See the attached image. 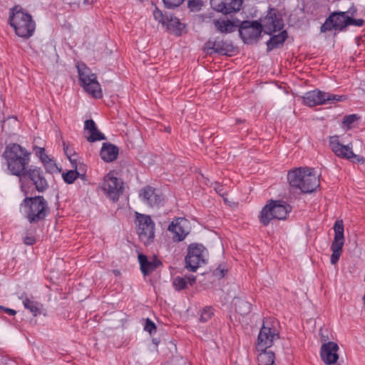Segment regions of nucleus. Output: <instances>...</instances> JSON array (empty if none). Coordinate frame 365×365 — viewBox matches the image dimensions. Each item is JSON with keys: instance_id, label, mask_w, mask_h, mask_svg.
I'll use <instances>...</instances> for the list:
<instances>
[{"instance_id": "nucleus-1", "label": "nucleus", "mask_w": 365, "mask_h": 365, "mask_svg": "<svg viewBox=\"0 0 365 365\" xmlns=\"http://www.w3.org/2000/svg\"><path fill=\"white\" fill-rule=\"evenodd\" d=\"M29 155L30 153L25 148L17 143H13L6 147L2 156L6 160L9 173L19 177L21 180L30 161Z\"/></svg>"}, {"instance_id": "nucleus-2", "label": "nucleus", "mask_w": 365, "mask_h": 365, "mask_svg": "<svg viewBox=\"0 0 365 365\" xmlns=\"http://www.w3.org/2000/svg\"><path fill=\"white\" fill-rule=\"evenodd\" d=\"M287 180L291 187L304 193L312 192L319 186V178L312 168H299L289 171Z\"/></svg>"}, {"instance_id": "nucleus-3", "label": "nucleus", "mask_w": 365, "mask_h": 365, "mask_svg": "<svg viewBox=\"0 0 365 365\" xmlns=\"http://www.w3.org/2000/svg\"><path fill=\"white\" fill-rule=\"evenodd\" d=\"M25 217L31 224L43 222L50 214L48 201L41 195L26 197L21 203Z\"/></svg>"}, {"instance_id": "nucleus-4", "label": "nucleus", "mask_w": 365, "mask_h": 365, "mask_svg": "<svg viewBox=\"0 0 365 365\" xmlns=\"http://www.w3.org/2000/svg\"><path fill=\"white\" fill-rule=\"evenodd\" d=\"M9 24L19 37L29 38L36 28L32 16L19 6H15L10 11Z\"/></svg>"}, {"instance_id": "nucleus-5", "label": "nucleus", "mask_w": 365, "mask_h": 365, "mask_svg": "<svg viewBox=\"0 0 365 365\" xmlns=\"http://www.w3.org/2000/svg\"><path fill=\"white\" fill-rule=\"evenodd\" d=\"M290 210V206L286 202L270 200L261 210L259 221L266 226L273 219L284 220Z\"/></svg>"}, {"instance_id": "nucleus-6", "label": "nucleus", "mask_w": 365, "mask_h": 365, "mask_svg": "<svg viewBox=\"0 0 365 365\" xmlns=\"http://www.w3.org/2000/svg\"><path fill=\"white\" fill-rule=\"evenodd\" d=\"M78 76L82 86L86 91L96 98L102 97L101 85L96 80V74L84 64L77 66Z\"/></svg>"}, {"instance_id": "nucleus-7", "label": "nucleus", "mask_w": 365, "mask_h": 365, "mask_svg": "<svg viewBox=\"0 0 365 365\" xmlns=\"http://www.w3.org/2000/svg\"><path fill=\"white\" fill-rule=\"evenodd\" d=\"M346 98L344 96H339L330 93L323 92L319 90L309 91L303 96V102L305 105L312 107L317 105L333 104L342 101Z\"/></svg>"}, {"instance_id": "nucleus-8", "label": "nucleus", "mask_w": 365, "mask_h": 365, "mask_svg": "<svg viewBox=\"0 0 365 365\" xmlns=\"http://www.w3.org/2000/svg\"><path fill=\"white\" fill-rule=\"evenodd\" d=\"M206 256L207 250L202 244H190L185 257L186 268L195 272L200 266L205 263Z\"/></svg>"}, {"instance_id": "nucleus-9", "label": "nucleus", "mask_w": 365, "mask_h": 365, "mask_svg": "<svg viewBox=\"0 0 365 365\" xmlns=\"http://www.w3.org/2000/svg\"><path fill=\"white\" fill-rule=\"evenodd\" d=\"M329 145L333 153L339 158L349 160L353 163L363 164L365 162L364 157L356 155L353 152L351 143L344 145L339 143V137L336 135L331 136L329 138Z\"/></svg>"}, {"instance_id": "nucleus-10", "label": "nucleus", "mask_w": 365, "mask_h": 365, "mask_svg": "<svg viewBox=\"0 0 365 365\" xmlns=\"http://www.w3.org/2000/svg\"><path fill=\"white\" fill-rule=\"evenodd\" d=\"M138 222L137 232L140 240L146 245L151 243L155 237V224L150 216L137 213Z\"/></svg>"}, {"instance_id": "nucleus-11", "label": "nucleus", "mask_w": 365, "mask_h": 365, "mask_svg": "<svg viewBox=\"0 0 365 365\" xmlns=\"http://www.w3.org/2000/svg\"><path fill=\"white\" fill-rule=\"evenodd\" d=\"M262 25L257 21H244L239 27L240 36L244 43L252 44L256 43L262 31Z\"/></svg>"}, {"instance_id": "nucleus-12", "label": "nucleus", "mask_w": 365, "mask_h": 365, "mask_svg": "<svg viewBox=\"0 0 365 365\" xmlns=\"http://www.w3.org/2000/svg\"><path fill=\"white\" fill-rule=\"evenodd\" d=\"M123 183L113 173H108L103 178L101 188L105 194L113 201H117L123 191Z\"/></svg>"}, {"instance_id": "nucleus-13", "label": "nucleus", "mask_w": 365, "mask_h": 365, "mask_svg": "<svg viewBox=\"0 0 365 365\" xmlns=\"http://www.w3.org/2000/svg\"><path fill=\"white\" fill-rule=\"evenodd\" d=\"M28 178L35 185L36 190L39 192H44L48 187L43 171L36 166H30L22 175V179Z\"/></svg>"}, {"instance_id": "nucleus-14", "label": "nucleus", "mask_w": 365, "mask_h": 365, "mask_svg": "<svg viewBox=\"0 0 365 365\" xmlns=\"http://www.w3.org/2000/svg\"><path fill=\"white\" fill-rule=\"evenodd\" d=\"M259 24L262 25V30L267 34L281 30L284 26L282 18L274 10H271L262 19Z\"/></svg>"}, {"instance_id": "nucleus-15", "label": "nucleus", "mask_w": 365, "mask_h": 365, "mask_svg": "<svg viewBox=\"0 0 365 365\" xmlns=\"http://www.w3.org/2000/svg\"><path fill=\"white\" fill-rule=\"evenodd\" d=\"M139 196L144 203L150 207H158L163 204L164 200L162 192L150 186L143 188Z\"/></svg>"}, {"instance_id": "nucleus-16", "label": "nucleus", "mask_w": 365, "mask_h": 365, "mask_svg": "<svg viewBox=\"0 0 365 365\" xmlns=\"http://www.w3.org/2000/svg\"><path fill=\"white\" fill-rule=\"evenodd\" d=\"M339 346L333 341L324 343L321 346L320 356L322 361L327 365L334 364L339 359L337 351Z\"/></svg>"}, {"instance_id": "nucleus-17", "label": "nucleus", "mask_w": 365, "mask_h": 365, "mask_svg": "<svg viewBox=\"0 0 365 365\" xmlns=\"http://www.w3.org/2000/svg\"><path fill=\"white\" fill-rule=\"evenodd\" d=\"M279 339V334L272 331V329L263 325L257 337L258 351H264L272 346L274 340Z\"/></svg>"}, {"instance_id": "nucleus-18", "label": "nucleus", "mask_w": 365, "mask_h": 365, "mask_svg": "<svg viewBox=\"0 0 365 365\" xmlns=\"http://www.w3.org/2000/svg\"><path fill=\"white\" fill-rule=\"evenodd\" d=\"M210 1L215 9L227 14L239 11L243 0H210Z\"/></svg>"}, {"instance_id": "nucleus-19", "label": "nucleus", "mask_w": 365, "mask_h": 365, "mask_svg": "<svg viewBox=\"0 0 365 365\" xmlns=\"http://www.w3.org/2000/svg\"><path fill=\"white\" fill-rule=\"evenodd\" d=\"M188 221L185 218H178L173 221L168 227V230L174 233V239L182 241L189 233Z\"/></svg>"}, {"instance_id": "nucleus-20", "label": "nucleus", "mask_w": 365, "mask_h": 365, "mask_svg": "<svg viewBox=\"0 0 365 365\" xmlns=\"http://www.w3.org/2000/svg\"><path fill=\"white\" fill-rule=\"evenodd\" d=\"M334 238L331 245V251L342 252V248L344 244V225L342 220L336 221L334 225Z\"/></svg>"}, {"instance_id": "nucleus-21", "label": "nucleus", "mask_w": 365, "mask_h": 365, "mask_svg": "<svg viewBox=\"0 0 365 365\" xmlns=\"http://www.w3.org/2000/svg\"><path fill=\"white\" fill-rule=\"evenodd\" d=\"M84 134L89 142L106 139L105 135L98 130L95 122L91 119L86 120L84 123Z\"/></svg>"}, {"instance_id": "nucleus-22", "label": "nucleus", "mask_w": 365, "mask_h": 365, "mask_svg": "<svg viewBox=\"0 0 365 365\" xmlns=\"http://www.w3.org/2000/svg\"><path fill=\"white\" fill-rule=\"evenodd\" d=\"M230 47L227 42L216 38L215 41H208L205 45V50L209 54L212 52L226 54L230 51Z\"/></svg>"}, {"instance_id": "nucleus-23", "label": "nucleus", "mask_w": 365, "mask_h": 365, "mask_svg": "<svg viewBox=\"0 0 365 365\" xmlns=\"http://www.w3.org/2000/svg\"><path fill=\"white\" fill-rule=\"evenodd\" d=\"M138 260L140 265V269L144 275L149 274L160 264V261L155 259L148 260L147 257L143 254H140L138 255Z\"/></svg>"}, {"instance_id": "nucleus-24", "label": "nucleus", "mask_w": 365, "mask_h": 365, "mask_svg": "<svg viewBox=\"0 0 365 365\" xmlns=\"http://www.w3.org/2000/svg\"><path fill=\"white\" fill-rule=\"evenodd\" d=\"M118 148L110 143H103L101 150V157L105 162H112L115 160L118 155Z\"/></svg>"}, {"instance_id": "nucleus-25", "label": "nucleus", "mask_w": 365, "mask_h": 365, "mask_svg": "<svg viewBox=\"0 0 365 365\" xmlns=\"http://www.w3.org/2000/svg\"><path fill=\"white\" fill-rule=\"evenodd\" d=\"M287 37L288 35L286 31H282L279 34L272 36L267 42V52L282 46Z\"/></svg>"}, {"instance_id": "nucleus-26", "label": "nucleus", "mask_w": 365, "mask_h": 365, "mask_svg": "<svg viewBox=\"0 0 365 365\" xmlns=\"http://www.w3.org/2000/svg\"><path fill=\"white\" fill-rule=\"evenodd\" d=\"M356 11V10L355 9H351L347 11L334 12L330 16H334V19H332L336 26V29H338V30H342L347 26L346 20L348 19V16H346V14L348 13L353 16Z\"/></svg>"}, {"instance_id": "nucleus-27", "label": "nucleus", "mask_w": 365, "mask_h": 365, "mask_svg": "<svg viewBox=\"0 0 365 365\" xmlns=\"http://www.w3.org/2000/svg\"><path fill=\"white\" fill-rule=\"evenodd\" d=\"M215 27L221 33H230L235 30L238 25L233 21L226 19H215L213 20Z\"/></svg>"}, {"instance_id": "nucleus-28", "label": "nucleus", "mask_w": 365, "mask_h": 365, "mask_svg": "<svg viewBox=\"0 0 365 365\" xmlns=\"http://www.w3.org/2000/svg\"><path fill=\"white\" fill-rule=\"evenodd\" d=\"M71 162L74 170L62 174L63 180L68 184L73 183L78 177L84 178V173H81L80 171L77 170L78 163L76 159H71Z\"/></svg>"}, {"instance_id": "nucleus-29", "label": "nucleus", "mask_w": 365, "mask_h": 365, "mask_svg": "<svg viewBox=\"0 0 365 365\" xmlns=\"http://www.w3.org/2000/svg\"><path fill=\"white\" fill-rule=\"evenodd\" d=\"M163 26L176 34L180 32L183 28V25L180 22V20L172 15H166L165 22Z\"/></svg>"}, {"instance_id": "nucleus-30", "label": "nucleus", "mask_w": 365, "mask_h": 365, "mask_svg": "<svg viewBox=\"0 0 365 365\" xmlns=\"http://www.w3.org/2000/svg\"><path fill=\"white\" fill-rule=\"evenodd\" d=\"M260 353L257 356V361L259 365H275L274 364V354L272 351H259Z\"/></svg>"}, {"instance_id": "nucleus-31", "label": "nucleus", "mask_w": 365, "mask_h": 365, "mask_svg": "<svg viewBox=\"0 0 365 365\" xmlns=\"http://www.w3.org/2000/svg\"><path fill=\"white\" fill-rule=\"evenodd\" d=\"M234 304L235 305L236 310L241 315H246L251 311V304L244 299L236 298Z\"/></svg>"}, {"instance_id": "nucleus-32", "label": "nucleus", "mask_w": 365, "mask_h": 365, "mask_svg": "<svg viewBox=\"0 0 365 365\" xmlns=\"http://www.w3.org/2000/svg\"><path fill=\"white\" fill-rule=\"evenodd\" d=\"M23 304H24V307L26 309H29L33 314V315L34 317H36L37 315L41 314L40 309H41V305L38 302H34V301L30 300L28 298H26L23 301Z\"/></svg>"}, {"instance_id": "nucleus-33", "label": "nucleus", "mask_w": 365, "mask_h": 365, "mask_svg": "<svg viewBox=\"0 0 365 365\" xmlns=\"http://www.w3.org/2000/svg\"><path fill=\"white\" fill-rule=\"evenodd\" d=\"M334 16H329L325 21V22L321 26V31L326 32L328 31H331L332 29L338 30L336 29V26L334 23L332 19H334Z\"/></svg>"}, {"instance_id": "nucleus-34", "label": "nucleus", "mask_w": 365, "mask_h": 365, "mask_svg": "<svg viewBox=\"0 0 365 365\" xmlns=\"http://www.w3.org/2000/svg\"><path fill=\"white\" fill-rule=\"evenodd\" d=\"M173 284L176 290H182L186 287L187 281L185 278L176 277L174 278Z\"/></svg>"}, {"instance_id": "nucleus-35", "label": "nucleus", "mask_w": 365, "mask_h": 365, "mask_svg": "<svg viewBox=\"0 0 365 365\" xmlns=\"http://www.w3.org/2000/svg\"><path fill=\"white\" fill-rule=\"evenodd\" d=\"M212 314L213 312L210 307L204 308L200 315V321L202 322H207L209 319H210Z\"/></svg>"}, {"instance_id": "nucleus-36", "label": "nucleus", "mask_w": 365, "mask_h": 365, "mask_svg": "<svg viewBox=\"0 0 365 365\" xmlns=\"http://www.w3.org/2000/svg\"><path fill=\"white\" fill-rule=\"evenodd\" d=\"M359 117L356 114H351L344 116L343 120V124L348 128H350L351 124L354 123Z\"/></svg>"}, {"instance_id": "nucleus-37", "label": "nucleus", "mask_w": 365, "mask_h": 365, "mask_svg": "<svg viewBox=\"0 0 365 365\" xmlns=\"http://www.w3.org/2000/svg\"><path fill=\"white\" fill-rule=\"evenodd\" d=\"M202 6V0H189L188 1V7L192 11H198L200 9Z\"/></svg>"}, {"instance_id": "nucleus-38", "label": "nucleus", "mask_w": 365, "mask_h": 365, "mask_svg": "<svg viewBox=\"0 0 365 365\" xmlns=\"http://www.w3.org/2000/svg\"><path fill=\"white\" fill-rule=\"evenodd\" d=\"M166 15L167 14L164 15L158 8H155V9L153 11V16L155 19L162 23L163 25L165 22Z\"/></svg>"}, {"instance_id": "nucleus-39", "label": "nucleus", "mask_w": 365, "mask_h": 365, "mask_svg": "<svg viewBox=\"0 0 365 365\" xmlns=\"http://www.w3.org/2000/svg\"><path fill=\"white\" fill-rule=\"evenodd\" d=\"M165 7L173 9L179 6L184 0H163Z\"/></svg>"}, {"instance_id": "nucleus-40", "label": "nucleus", "mask_w": 365, "mask_h": 365, "mask_svg": "<svg viewBox=\"0 0 365 365\" xmlns=\"http://www.w3.org/2000/svg\"><path fill=\"white\" fill-rule=\"evenodd\" d=\"M144 329L151 334L156 331V326L150 319H147L145 321Z\"/></svg>"}, {"instance_id": "nucleus-41", "label": "nucleus", "mask_w": 365, "mask_h": 365, "mask_svg": "<svg viewBox=\"0 0 365 365\" xmlns=\"http://www.w3.org/2000/svg\"><path fill=\"white\" fill-rule=\"evenodd\" d=\"M364 22V21L363 19H354L349 16H348V19L346 20L347 26L354 25V26H363Z\"/></svg>"}, {"instance_id": "nucleus-42", "label": "nucleus", "mask_w": 365, "mask_h": 365, "mask_svg": "<svg viewBox=\"0 0 365 365\" xmlns=\"http://www.w3.org/2000/svg\"><path fill=\"white\" fill-rule=\"evenodd\" d=\"M227 269L220 266L217 268H216L215 270L214 271V275L217 277L222 278V277H225V275L227 274Z\"/></svg>"}, {"instance_id": "nucleus-43", "label": "nucleus", "mask_w": 365, "mask_h": 365, "mask_svg": "<svg viewBox=\"0 0 365 365\" xmlns=\"http://www.w3.org/2000/svg\"><path fill=\"white\" fill-rule=\"evenodd\" d=\"M44 166L46 170L51 173L55 172L58 169L56 163L52 160H48V162L46 163V165H44Z\"/></svg>"}, {"instance_id": "nucleus-44", "label": "nucleus", "mask_w": 365, "mask_h": 365, "mask_svg": "<svg viewBox=\"0 0 365 365\" xmlns=\"http://www.w3.org/2000/svg\"><path fill=\"white\" fill-rule=\"evenodd\" d=\"M341 255V252L332 251L330 262L332 264H335L338 261Z\"/></svg>"}, {"instance_id": "nucleus-45", "label": "nucleus", "mask_w": 365, "mask_h": 365, "mask_svg": "<svg viewBox=\"0 0 365 365\" xmlns=\"http://www.w3.org/2000/svg\"><path fill=\"white\" fill-rule=\"evenodd\" d=\"M35 242L36 239L34 237L27 236L24 239V242L26 245H33Z\"/></svg>"}, {"instance_id": "nucleus-46", "label": "nucleus", "mask_w": 365, "mask_h": 365, "mask_svg": "<svg viewBox=\"0 0 365 365\" xmlns=\"http://www.w3.org/2000/svg\"><path fill=\"white\" fill-rule=\"evenodd\" d=\"M214 188L216 192H217L219 195H222L224 194L222 185H221L220 183L215 182Z\"/></svg>"}, {"instance_id": "nucleus-47", "label": "nucleus", "mask_w": 365, "mask_h": 365, "mask_svg": "<svg viewBox=\"0 0 365 365\" xmlns=\"http://www.w3.org/2000/svg\"><path fill=\"white\" fill-rule=\"evenodd\" d=\"M0 309L4 310V312H5L6 314H8L9 315H12V316L15 315L16 313V312L14 309L6 308L3 306H0Z\"/></svg>"}, {"instance_id": "nucleus-48", "label": "nucleus", "mask_w": 365, "mask_h": 365, "mask_svg": "<svg viewBox=\"0 0 365 365\" xmlns=\"http://www.w3.org/2000/svg\"><path fill=\"white\" fill-rule=\"evenodd\" d=\"M40 160L43 163V165H46V163L48 162V160H51V158L46 154L44 152L42 155L39 156Z\"/></svg>"}, {"instance_id": "nucleus-49", "label": "nucleus", "mask_w": 365, "mask_h": 365, "mask_svg": "<svg viewBox=\"0 0 365 365\" xmlns=\"http://www.w3.org/2000/svg\"><path fill=\"white\" fill-rule=\"evenodd\" d=\"M34 150L36 152V155H38V157L42 155L43 153L45 152V149L43 148H39L37 146L34 147Z\"/></svg>"}, {"instance_id": "nucleus-50", "label": "nucleus", "mask_w": 365, "mask_h": 365, "mask_svg": "<svg viewBox=\"0 0 365 365\" xmlns=\"http://www.w3.org/2000/svg\"><path fill=\"white\" fill-rule=\"evenodd\" d=\"M63 149H64V151H65V153L66 154V155L69 158V159L71 160V150L69 149V148L68 146H66V144L63 143Z\"/></svg>"}, {"instance_id": "nucleus-51", "label": "nucleus", "mask_w": 365, "mask_h": 365, "mask_svg": "<svg viewBox=\"0 0 365 365\" xmlns=\"http://www.w3.org/2000/svg\"><path fill=\"white\" fill-rule=\"evenodd\" d=\"M85 165L83 164L79 163L78 165V171H80L81 173H84V175H86V170L84 168Z\"/></svg>"}, {"instance_id": "nucleus-52", "label": "nucleus", "mask_w": 365, "mask_h": 365, "mask_svg": "<svg viewBox=\"0 0 365 365\" xmlns=\"http://www.w3.org/2000/svg\"><path fill=\"white\" fill-rule=\"evenodd\" d=\"M187 279L190 284H192L195 282L196 277L194 275H190L187 277Z\"/></svg>"}, {"instance_id": "nucleus-53", "label": "nucleus", "mask_w": 365, "mask_h": 365, "mask_svg": "<svg viewBox=\"0 0 365 365\" xmlns=\"http://www.w3.org/2000/svg\"><path fill=\"white\" fill-rule=\"evenodd\" d=\"M95 1V0H84L83 4H91Z\"/></svg>"}, {"instance_id": "nucleus-54", "label": "nucleus", "mask_w": 365, "mask_h": 365, "mask_svg": "<svg viewBox=\"0 0 365 365\" xmlns=\"http://www.w3.org/2000/svg\"><path fill=\"white\" fill-rule=\"evenodd\" d=\"M113 274H114L115 276H118V275H120V271H119V270H117V269H114V270H113Z\"/></svg>"}, {"instance_id": "nucleus-55", "label": "nucleus", "mask_w": 365, "mask_h": 365, "mask_svg": "<svg viewBox=\"0 0 365 365\" xmlns=\"http://www.w3.org/2000/svg\"><path fill=\"white\" fill-rule=\"evenodd\" d=\"M153 343H154L155 344L158 345V341L155 339H153Z\"/></svg>"}, {"instance_id": "nucleus-56", "label": "nucleus", "mask_w": 365, "mask_h": 365, "mask_svg": "<svg viewBox=\"0 0 365 365\" xmlns=\"http://www.w3.org/2000/svg\"><path fill=\"white\" fill-rule=\"evenodd\" d=\"M166 130L168 132H170V128H167Z\"/></svg>"}]
</instances>
